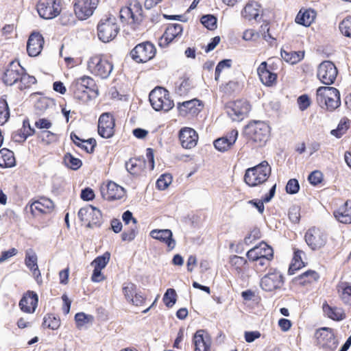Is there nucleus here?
<instances>
[{
    "label": "nucleus",
    "instance_id": "obj_1",
    "mask_svg": "<svg viewBox=\"0 0 351 351\" xmlns=\"http://www.w3.org/2000/svg\"><path fill=\"white\" fill-rule=\"evenodd\" d=\"M271 174V167L267 161L246 170L244 180L250 186H256L264 183Z\"/></svg>",
    "mask_w": 351,
    "mask_h": 351
},
{
    "label": "nucleus",
    "instance_id": "obj_2",
    "mask_svg": "<svg viewBox=\"0 0 351 351\" xmlns=\"http://www.w3.org/2000/svg\"><path fill=\"white\" fill-rule=\"evenodd\" d=\"M317 101L322 107L325 106L327 110L332 111L341 104L339 90L331 86H321L317 90Z\"/></svg>",
    "mask_w": 351,
    "mask_h": 351
},
{
    "label": "nucleus",
    "instance_id": "obj_3",
    "mask_svg": "<svg viewBox=\"0 0 351 351\" xmlns=\"http://www.w3.org/2000/svg\"><path fill=\"white\" fill-rule=\"evenodd\" d=\"M245 134L250 140L263 145L269 138L270 127L264 121H254L246 125Z\"/></svg>",
    "mask_w": 351,
    "mask_h": 351
},
{
    "label": "nucleus",
    "instance_id": "obj_4",
    "mask_svg": "<svg viewBox=\"0 0 351 351\" xmlns=\"http://www.w3.org/2000/svg\"><path fill=\"white\" fill-rule=\"evenodd\" d=\"M149 97L152 106L156 111H169L174 106L173 101L169 98L168 91L161 87L152 90Z\"/></svg>",
    "mask_w": 351,
    "mask_h": 351
},
{
    "label": "nucleus",
    "instance_id": "obj_5",
    "mask_svg": "<svg viewBox=\"0 0 351 351\" xmlns=\"http://www.w3.org/2000/svg\"><path fill=\"white\" fill-rule=\"evenodd\" d=\"M119 27L114 17H108L100 20L97 25V36L100 40L108 43L117 36Z\"/></svg>",
    "mask_w": 351,
    "mask_h": 351
},
{
    "label": "nucleus",
    "instance_id": "obj_6",
    "mask_svg": "<svg viewBox=\"0 0 351 351\" xmlns=\"http://www.w3.org/2000/svg\"><path fill=\"white\" fill-rule=\"evenodd\" d=\"M143 9L138 0H130L125 7L120 10V19L129 24L138 23L142 20Z\"/></svg>",
    "mask_w": 351,
    "mask_h": 351
},
{
    "label": "nucleus",
    "instance_id": "obj_7",
    "mask_svg": "<svg viewBox=\"0 0 351 351\" xmlns=\"http://www.w3.org/2000/svg\"><path fill=\"white\" fill-rule=\"evenodd\" d=\"M88 69L93 74L101 78H106L112 72L113 66L106 58L100 56H95L88 60Z\"/></svg>",
    "mask_w": 351,
    "mask_h": 351
},
{
    "label": "nucleus",
    "instance_id": "obj_8",
    "mask_svg": "<svg viewBox=\"0 0 351 351\" xmlns=\"http://www.w3.org/2000/svg\"><path fill=\"white\" fill-rule=\"evenodd\" d=\"M226 110L232 121H240L247 115L250 110V106L246 100L239 99L228 102Z\"/></svg>",
    "mask_w": 351,
    "mask_h": 351
},
{
    "label": "nucleus",
    "instance_id": "obj_9",
    "mask_svg": "<svg viewBox=\"0 0 351 351\" xmlns=\"http://www.w3.org/2000/svg\"><path fill=\"white\" fill-rule=\"evenodd\" d=\"M40 17L52 19L58 16L62 10L60 0H39L36 5Z\"/></svg>",
    "mask_w": 351,
    "mask_h": 351
},
{
    "label": "nucleus",
    "instance_id": "obj_10",
    "mask_svg": "<svg viewBox=\"0 0 351 351\" xmlns=\"http://www.w3.org/2000/svg\"><path fill=\"white\" fill-rule=\"evenodd\" d=\"M317 344L325 351H335L339 345L332 330L328 328H322L315 332Z\"/></svg>",
    "mask_w": 351,
    "mask_h": 351
},
{
    "label": "nucleus",
    "instance_id": "obj_11",
    "mask_svg": "<svg viewBox=\"0 0 351 351\" xmlns=\"http://www.w3.org/2000/svg\"><path fill=\"white\" fill-rule=\"evenodd\" d=\"M78 217L82 221L87 223L88 228L100 226L102 215L100 210L91 205H86L80 209Z\"/></svg>",
    "mask_w": 351,
    "mask_h": 351
},
{
    "label": "nucleus",
    "instance_id": "obj_12",
    "mask_svg": "<svg viewBox=\"0 0 351 351\" xmlns=\"http://www.w3.org/2000/svg\"><path fill=\"white\" fill-rule=\"evenodd\" d=\"M99 0H74L73 10L75 16L80 21L90 17L99 4Z\"/></svg>",
    "mask_w": 351,
    "mask_h": 351
},
{
    "label": "nucleus",
    "instance_id": "obj_13",
    "mask_svg": "<svg viewBox=\"0 0 351 351\" xmlns=\"http://www.w3.org/2000/svg\"><path fill=\"white\" fill-rule=\"evenodd\" d=\"M94 85V80L88 76H83L75 79L69 87L75 99L84 101L88 97L86 89Z\"/></svg>",
    "mask_w": 351,
    "mask_h": 351
},
{
    "label": "nucleus",
    "instance_id": "obj_14",
    "mask_svg": "<svg viewBox=\"0 0 351 351\" xmlns=\"http://www.w3.org/2000/svg\"><path fill=\"white\" fill-rule=\"evenodd\" d=\"M156 54V48L149 42L137 45L130 52L133 60L136 62H146L152 59Z\"/></svg>",
    "mask_w": 351,
    "mask_h": 351
},
{
    "label": "nucleus",
    "instance_id": "obj_15",
    "mask_svg": "<svg viewBox=\"0 0 351 351\" xmlns=\"http://www.w3.org/2000/svg\"><path fill=\"white\" fill-rule=\"evenodd\" d=\"M337 69L330 61H324L318 66L317 75L324 84H332L337 76Z\"/></svg>",
    "mask_w": 351,
    "mask_h": 351
},
{
    "label": "nucleus",
    "instance_id": "obj_16",
    "mask_svg": "<svg viewBox=\"0 0 351 351\" xmlns=\"http://www.w3.org/2000/svg\"><path fill=\"white\" fill-rule=\"evenodd\" d=\"M305 241L313 250H318L323 247L327 241L326 234L319 229L313 228L309 229L304 236Z\"/></svg>",
    "mask_w": 351,
    "mask_h": 351
},
{
    "label": "nucleus",
    "instance_id": "obj_17",
    "mask_svg": "<svg viewBox=\"0 0 351 351\" xmlns=\"http://www.w3.org/2000/svg\"><path fill=\"white\" fill-rule=\"evenodd\" d=\"M100 191L102 197L107 200L120 199L124 197L125 193L124 188L112 181L103 184Z\"/></svg>",
    "mask_w": 351,
    "mask_h": 351
},
{
    "label": "nucleus",
    "instance_id": "obj_18",
    "mask_svg": "<svg viewBox=\"0 0 351 351\" xmlns=\"http://www.w3.org/2000/svg\"><path fill=\"white\" fill-rule=\"evenodd\" d=\"M114 120L112 116L108 112L103 113L99 118L98 133L105 138H110L114 132Z\"/></svg>",
    "mask_w": 351,
    "mask_h": 351
},
{
    "label": "nucleus",
    "instance_id": "obj_19",
    "mask_svg": "<svg viewBox=\"0 0 351 351\" xmlns=\"http://www.w3.org/2000/svg\"><path fill=\"white\" fill-rule=\"evenodd\" d=\"M283 284L280 272L274 271L264 276L261 280V287L266 291H271L280 288Z\"/></svg>",
    "mask_w": 351,
    "mask_h": 351
},
{
    "label": "nucleus",
    "instance_id": "obj_20",
    "mask_svg": "<svg viewBox=\"0 0 351 351\" xmlns=\"http://www.w3.org/2000/svg\"><path fill=\"white\" fill-rule=\"evenodd\" d=\"M23 72V68L19 62L13 61L7 66L3 77V81L8 86L18 83L20 75Z\"/></svg>",
    "mask_w": 351,
    "mask_h": 351
},
{
    "label": "nucleus",
    "instance_id": "obj_21",
    "mask_svg": "<svg viewBox=\"0 0 351 351\" xmlns=\"http://www.w3.org/2000/svg\"><path fill=\"white\" fill-rule=\"evenodd\" d=\"M149 235L153 239L166 244L168 251L173 250L176 247V241L173 238V233L171 230L154 229L150 232Z\"/></svg>",
    "mask_w": 351,
    "mask_h": 351
},
{
    "label": "nucleus",
    "instance_id": "obj_22",
    "mask_svg": "<svg viewBox=\"0 0 351 351\" xmlns=\"http://www.w3.org/2000/svg\"><path fill=\"white\" fill-rule=\"evenodd\" d=\"M38 257L36 253L31 249L25 252V264L32 272V275L38 285L43 284L40 271L37 264Z\"/></svg>",
    "mask_w": 351,
    "mask_h": 351
},
{
    "label": "nucleus",
    "instance_id": "obj_23",
    "mask_svg": "<svg viewBox=\"0 0 351 351\" xmlns=\"http://www.w3.org/2000/svg\"><path fill=\"white\" fill-rule=\"evenodd\" d=\"M248 259L273 258L274 250L272 247L265 242H261L247 252Z\"/></svg>",
    "mask_w": 351,
    "mask_h": 351
},
{
    "label": "nucleus",
    "instance_id": "obj_24",
    "mask_svg": "<svg viewBox=\"0 0 351 351\" xmlns=\"http://www.w3.org/2000/svg\"><path fill=\"white\" fill-rule=\"evenodd\" d=\"M238 138V131L232 130L226 135L216 139L213 144L219 152H224L232 147Z\"/></svg>",
    "mask_w": 351,
    "mask_h": 351
},
{
    "label": "nucleus",
    "instance_id": "obj_25",
    "mask_svg": "<svg viewBox=\"0 0 351 351\" xmlns=\"http://www.w3.org/2000/svg\"><path fill=\"white\" fill-rule=\"evenodd\" d=\"M44 38L42 35L38 32H33L29 37L27 43V51L28 55L32 57L38 56L43 47Z\"/></svg>",
    "mask_w": 351,
    "mask_h": 351
},
{
    "label": "nucleus",
    "instance_id": "obj_26",
    "mask_svg": "<svg viewBox=\"0 0 351 351\" xmlns=\"http://www.w3.org/2000/svg\"><path fill=\"white\" fill-rule=\"evenodd\" d=\"M211 338L203 330H197L193 336L195 351H211Z\"/></svg>",
    "mask_w": 351,
    "mask_h": 351
},
{
    "label": "nucleus",
    "instance_id": "obj_27",
    "mask_svg": "<svg viewBox=\"0 0 351 351\" xmlns=\"http://www.w3.org/2000/svg\"><path fill=\"white\" fill-rule=\"evenodd\" d=\"M179 138L184 148L191 149L197 145L198 135L193 129L184 128L180 131Z\"/></svg>",
    "mask_w": 351,
    "mask_h": 351
},
{
    "label": "nucleus",
    "instance_id": "obj_28",
    "mask_svg": "<svg viewBox=\"0 0 351 351\" xmlns=\"http://www.w3.org/2000/svg\"><path fill=\"white\" fill-rule=\"evenodd\" d=\"M38 302V295L32 291H28L20 300L19 306L23 312L33 313L37 307Z\"/></svg>",
    "mask_w": 351,
    "mask_h": 351
},
{
    "label": "nucleus",
    "instance_id": "obj_29",
    "mask_svg": "<svg viewBox=\"0 0 351 351\" xmlns=\"http://www.w3.org/2000/svg\"><path fill=\"white\" fill-rule=\"evenodd\" d=\"M54 204L53 202L47 198H40L29 205V210L33 215L38 214H47L53 211Z\"/></svg>",
    "mask_w": 351,
    "mask_h": 351
},
{
    "label": "nucleus",
    "instance_id": "obj_30",
    "mask_svg": "<svg viewBox=\"0 0 351 351\" xmlns=\"http://www.w3.org/2000/svg\"><path fill=\"white\" fill-rule=\"evenodd\" d=\"M179 113L182 116H186L188 114H196L202 109L201 101L197 99H193L178 104Z\"/></svg>",
    "mask_w": 351,
    "mask_h": 351
},
{
    "label": "nucleus",
    "instance_id": "obj_31",
    "mask_svg": "<svg viewBox=\"0 0 351 351\" xmlns=\"http://www.w3.org/2000/svg\"><path fill=\"white\" fill-rule=\"evenodd\" d=\"M257 73L261 82L267 86H271L276 82L277 75L268 69L266 62L261 63L257 69Z\"/></svg>",
    "mask_w": 351,
    "mask_h": 351
},
{
    "label": "nucleus",
    "instance_id": "obj_32",
    "mask_svg": "<svg viewBox=\"0 0 351 351\" xmlns=\"http://www.w3.org/2000/svg\"><path fill=\"white\" fill-rule=\"evenodd\" d=\"M182 31L183 27L181 24H169L161 37L160 45H161L163 41L165 45L171 43L174 38L180 36L182 34Z\"/></svg>",
    "mask_w": 351,
    "mask_h": 351
},
{
    "label": "nucleus",
    "instance_id": "obj_33",
    "mask_svg": "<svg viewBox=\"0 0 351 351\" xmlns=\"http://www.w3.org/2000/svg\"><path fill=\"white\" fill-rule=\"evenodd\" d=\"M335 219L342 223H351V201H346L343 205L334 212Z\"/></svg>",
    "mask_w": 351,
    "mask_h": 351
},
{
    "label": "nucleus",
    "instance_id": "obj_34",
    "mask_svg": "<svg viewBox=\"0 0 351 351\" xmlns=\"http://www.w3.org/2000/svg\"><path fill=\"white\" fill-rule=\"evenodd\" d=\"M146 162L143 158H131L125 163L127 171L133 176L141 175L145 169Z\"/></svg>",
    "mask_w": 351,
    "mask_h": 351
},
{
    "label": "nucleus",
    "instance_id": "obj_35",
    "mask_svg": "<svg viewBox=\"0 0 351 351\" xmlns=\"http://www.w3.org/2000/svg\"><path fill=\"white\" fill-rule=\"evenodd\" d=\"M260 5L257 2L252 1L248 3L243 10L242 11V16L243 18L248 21L252 19L257 20L260 15Z\"/></svg>",
    "mask_w": 351,
    "mask_h": 351
},
{
    "label": "nucleus",
    "instance_id": "obj_36",
    "mask_svg": "<svg viewBox=\"0 0 351 351\" xmlns=\"http://www.w3.org/2000/svg\"><path fill=\"white\" fill-rule=\"evenodd\" d=\"M276 185L274 184L270 189L269 193L261 199H252L248 202V204L253 205L258 211L262 214L264 212L265 206L264 203H268L271 201L275 195Z\"/></svg>",
    "mask_w": 351,
    "mask_h": 351
},
{
    "label": "nucleus",
    "instance_id": "obj_37",
    "mask_svg": "<svg viewBox=\"0 0 351 351\" xmlns=\"http://www.w3.org/2000/svg\"><path fill=\"white\" fill-rule=\"evenodd\" d=\"M316 13L313 10H306L304 12L300 11L295 18V22L298 24L308 27L313 22Z\"/></svg>",
    "mask_w": 351,
    "mask_h": 351
},
{
    "label": "nucleus",
    "instance_id": "obj_38",
    "mask_svg": "<svg viewBox=\"0 0 351 351\" xmlns=\"http://www.w3.org/2000/svg\"><path fill=\"white\" fill-rule=\"evenodd\" d=\"M323 310L327 316L333 320H342L345 318V313L342 308L332 307L327 304L323 305Z\"/></svg>",
    "mask_w": 351,
    "mask_h": 351
},
{
    "label": "nucleus",
    "instance_id": "obj_39",
    "mask_svg": "<svg viewBox=\"0 0 351 351\" xmlns=\"http://www.w3.org/2000/svg\"><path fill=\"white\" fill-rule=\"evenodd\" d=\"M280 53L282 58L291 64L299 62L304 57V52L302 51L288 52L285 50H281Z\"/></svg>",
    "mask_w": 351,
    "mask_h": 351
},
{
    "label": "nucleus",
    "instance_id": "obj_40",
    "mask_svg": "<svg viewBox=\"0 0 351 351\" xmlns=\"http://www.w3.org/2000/svg\"><path fill=\"white\" fill-rule=\"evenodd\" d=\"M15 165L14 153L8 149L0 151V167H12Z\"/></svg>",
    "mask_w": 351,
    "mask_h": 351
},
{
    "label": "nucleus",
    "instance_id": "obj_41",
    "mask_svg": "<svg viewBox=\"0 0 351 351\" xmlns=\"http://www.w3.org/2000/svg\"><path fill=\"white\" fill-rule=\"evenodd\" d=\"M304 255V252L300 250L294 251V256L293 263L289 267V273L293 274L295 270H298L304 266V263L302 260V256Z\"/></svg>",
    "mask_w": 351,
    "mask_h": 351
},
{
    "label": "nucleus",
    "instance_id": "obj_42",
    "mask_svg": "<svg viewBox=\"0 0 351 351\" xmlns=\"http://www.w3.org/2000/svg\"><path fill=\"white\" fill-rule=\"evenodd\" d=\"M338 287L343 302L346 304H351V284L346 282H341Z\"/></svg>",
    "mask_w": 351,
    "mask_h": 351
},
{
    "label": "nucleus",
    "instance_id": "obj_43",
    "mask_svg": "<svg viewBox=\"0 0 351 351\" xmlns=\"http://www.w3.org/2000/svg\"><path fill=\"white\" fill-rule=\"evenodd\" d=\"M36 78L34 76L25 73L23 69V72L21 73L18 82V87L20 90H23L29 88L32 84H36Z\"/></svg>",
    "mask_w": 351,
    "mask_h": 351
},
{
    "label": "nucleus",
    "instance_id": "obj_44",
    "mask_svg": "<svg viewBox=\"0 0 351 351\" xmlns=\"http://www.w3.org/2000/svg\"><path fill=\"white\" fill-rule=\"evenodd\" d=\"M64 162L67 167L73 170L78 169L79 168L81 167L82 165V162L81 160L74 157L69 153H67L64 155Z\"/></svg>",
    "mask_w": 351,
    "mask_h": 351
},
{
    "label": "nucleus",
    "instance_id": "obj_45",
    "mask_svg": "<svg viewBox=\"0 0 351 351\" xmlns=\"http://www.w3.org/2000/svg\"><path fill=\"white\" fill-rule=\"evenodd\" d=\"M34 133V129L32 128L31 126L22 127V128L14 134L13 138L16 141H24Z\"/></svg>",
    "mask_w": 351,
    "mask_h": 351
},
{
    "label": "nucleus",
    "instance_id": "obj_46",
    "mask_svg": "<svg viewBox=\"0 0 351 351\" xmlns=\"http://www.w3.org/2000/svg\"><path fill=\"white\" fill-rule=\"evenodd\" d=\"M75 320L77 327L78 328H82L87 324H91L93 317L92 315L85 314L84 313H78L75 315Z\"/></svg>",
    "mask_w": 351,
    "mask_h": 351
},
{
    "label": "nucleus",
    "instance_id": "obj_47",
    "mask_svg": "<svg viewBox=\"0 0 351 351\" xmlns=\"http://www.w3.org/2000/svg\"><path fill=\"white\" fill-rule=\"evenodd\" d=\"M110 258V254L108 252H105L102 256L97 257L92 263L91 265L96 269H103L106 267Z\"/></svg>",
    "mask_w": 351,
    "mask_h": 351
},
{
    "label": "nucleus",
    "instance_id": "obj_48",
    "mask_svg": "<svg viewBox=\"0 0 351 351\" xmlns=\"http://www.w3.org/2000/svg\"><path fill=\"white\" fill-rule=\"evenodd\" d=\"M318 278V274L313 270H308L298 277V279L300 280V283L302 285L311 283L314 281H316Z\"/></svg>",
    "mask_w": 351,
    "mask_h": 351
},
{
    "label": "nucleus",
    "instance_id": "obj_49",
    "mask_svg": "<svg viewBox=\"0 0 351 351\" xmlns=\"http://www.w3.org/2000/svg\"><path fill=\"white\" fill-rule=\"evenodd\" d=\"M349 128V121L348 119H341L336 129L331 130L330 134L337 138H341Z\"/></svg>",
    "mask_w": 351,
    "mask_h": 351
},
{
    "label": "nucleus",
    "instance_id": "obj_50",
    "mask_svg": "<svg viewBox=\"0 0 351 351\" xmlns=\"http://www.w3.org/2000/svg\"><path fill=\"white\" fill-rule=\"evenodd\" d=\"M232 66V60L230 59H226L220 61L216 66L215 72V80L218 81L220 77V74L227 70L230 69Z\"/></svg>",
    "mask_w": 351,
    "mask_h": 351
},
{
    "label": "nucleus",
    "instance_id": "obj_51",
    "mask_svg": "<svg viewBox=\"0 0 351 351\" xmlns=\"http://www.w3.org/2000/svg\"><path fill=\"white\" fill-rule=\"evenodd\" d=\"M177 294L173 289H168L164 294L162 300L167 307H172L176 302Z\"/></svg>",
    "mask_w": 351,
    "mask_h": 351
},
{
    "label": "nucleus",
    "instance_id": "obj_52",
    "mask_svg": "<svg viewBox=\"0 0 351 351\" xmlns=\"http://www.w3.org/2000/svg\"><path fill=\"white\" fill-rule=\"evenodd\" d=\"M43 325L51 330H57L60 326V321L53 315H47L44 318Z\"/></svg>",
    "mask_w": 351,
    "mask_h": 351
},
{
    "label": "nucleus",
    "instance_id": "obj_53",
    "mask_svg": "<svg viewBox=\"0 0 351 351\" xmlns=\"http://www.w3.org/2000/svg\"><path fill=\"white\" fill-rule=\"evenodd\" d=\"M246 262L244 258L237 255L231 257L230 261L231 266L233 267L239 274L242 272L243 267L245 265Z\"/></svg>",
    "mask_w": 351,
    "mask_h": 351
},
{
    "label": "nucleus",
    "instance_id": "obj_54",
    "mask_svg": "<svg viewBox=\"0 0 351 351\" xmlns=\"http://www.w3.org/2000/svg\"><path fill=\"white\" fill-rule=\"evenodd\" d=\"M123 293L125 299L129 301L136 293V287L132 282H125L123 285Z\"/></svg>",
    "mask_w": 351,
    "mask_h": 351
},
{
    "label": "nucleus",
    "instance_id": "obj_55",
    "mask_svg": "<svg viewBox=\"0 0 351 351\" xmlns=\"http://www.w3.org/2000/svg\"><path fill=\"white\" fill-rule=\"evenodd\" d=\"M191 88V85L190 81L188 79H184L176 86V93L180 96L186 95Z\"/></svg>",
    "mask_w": 351,
    "mask_h": 351
},
{
    "label": "nucleus",
    "instance_id": "obj_56",
    "mask_svg": "<svg viewBox=\"0 0 351 351\" xmlns=\"http://www.w3.org/2000/svg\"><path fill=\"white\" fill-rule=\"evenodd\" d=\"M339 27L344 36L351 38V16L343 19L339 23Z\"/></svg>",
    "mask_w": 351,
    "mask_h": 351
},
{
    "label": "nucleus",
    "instance_id": "obj_57",
    "mask_svg": "<svg viewBox=\"0 0 351 351\" xmlns=\"http://www.w3.org/2000/svg\"><path fill=\"white\" fill-rule=\"evenodd\" d=\"M172 182V177L170 174H163L156 181V186L160 190L166 189Z\"/></svg>",
    "mask_w": 351,
    "mask_h": 351
},
{
    "label": "nucleus",
    "instance_id": "obj_58",
    "mask_svg": "<svg viewBox=\"0 0 351 351\" xmlns=\"http://www.w3.org/2000/svg\"><path fill=\"white\" fill-rule=\"evenodd\" d=\"M201 23L208 29L213 30L217 27V19L210 14L204 15L201 18Z\"/></svg>",
    "mask_w": 351,
    "mask_h": 351
},
{
    "label": "nucleus",
    "instance_id": "obj_59",
    "mask_svg": "<svg viewBox=\"0 0 351 351\" xmlns=\"http://www.w3.org/2000/svg\"><path fill=\"white\" fill-rule=\"evenodd\" d=\"M273 258H254L249 259L250 261L255 263V267L256 269L263 271L267 267L269 266L271 261Z\"/></svg>",
    "mask_w": 351,
    "mask_h": 351
},
{
    "label": "nucleus",
    "instance_id": "obj_60",
    "mask_svg": "<svg viewBox=\"0 0 351 351\" xmlns=\"http://www.w3.org/2000/svg\"><path fill=\"white\" fill-rule=\"evenodd\" d=\"M300 189L299 183L295 179H291L286 186V191L289 194H295Z\"/></svg>",
    "mask_w": 351,
    "mask_h": 351
},
{
    "label": "nucleus",
    "instance_id": "obj_61",
    "mask_svg": "<svg viewBox=\"0 0 351 351\" xmlns=\"http://www.w3.org/2000/svg\"><path fill=\"white\" fill-rule=\"evenodd\" d=\"M289 218L293 223H298L300 221V209L297 206H292L289 210Z\"/></svg>",
    "mask_w": 351,
    "mask_h": 351
},
{
    "label": "nucleus",
    "instance_id": "obj_62",
    "mask_svg": "<svg viewBox=\"0 0 351 351\" xmlns=\"http://www.w3.org/2000/svg\"><path fill=\"white\" fill-rule=\"evenodd\" d=\"M40 136L43 141H45L47 144L57 140V135L55 133L47 130L41 132Z\"/></svg>",
    "mask_w": 351,
    "mask_h": 351
},
{
    "label": "nucleus",
    "instance_id": "obj_63",
    "mask_svg": "<svg viewBox=\"0 0 351 351\" xmlns=\"http://www.w3.org/2000/svg\"><path fill=\"white\" fill-rule=\"evenodd\" d=\"M308 180L311 184L317 185L322 181V173L319 171H314L308 176Z\"/></svg>",
    "mask_w": 351,
    "mask_h": 351
},
{
    "label": "nucleus",
    "instance_id": "obj_64",
    "mask_svg": "<svg viewBox=\"0 0 351 351\" xmlns=\"http://www.w3.org/2000/svg\"><path fill=\"white\" fill-rule=\"evenodd\" d=\"M298 104L302 111L305 110L311 104L309 97L306 95L300 96L298 99Z\"/></svg>",
    "mask_w": 351,
    "mask_h": 351
}]
</instances>
